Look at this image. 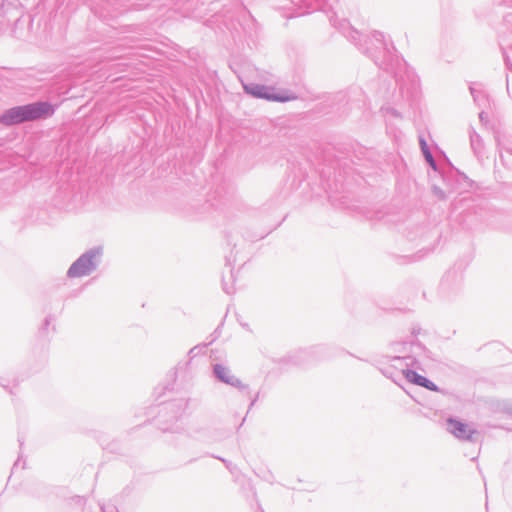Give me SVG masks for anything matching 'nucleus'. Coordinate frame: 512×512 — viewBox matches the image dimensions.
I'll list each match as a JSON object with an SVG mask.
<instances>
[{"mask_svg":"<svg viewBox=\"0 0 512 512\" xmlns=\"http://www.w3.org/2000/svg\"><path fill=\"white\" fill-rule=\"evenodd\" d=\"M214 372L217 375V377L223 382H226L228 384H234V382L236 381L230 369L223 365H215Z\"/></svg>","mask_w":512,"mask_h":512,"instance_id":"423d86ee","label":"nucleus"},{"mask_svg":"<svg viewBox=\"0 0 512 512\" xmlns=\"http://www.w3.org/2000/svg\"><path fill=\"white\" fill-rule=\"evenodd\" d=\"M403 375L410 383L425 387L431 391H438L437 386L433 382L429 381L427 378L419 375L413 370H404Z\"/></svg>","mask_w":512,"mask_h":512,"instance_id":"39448f33","label":"nucleus"},{"mask_svg":"<svg viewBox=\"0 0 512 512\" xmlns=\"http://www.w3.org/2000/svg\"><path fill=\"white\" fill-rule=\"evenodd\" d=\"M422 148H423V151H424V154H425V157L427 159V161L431 164H433V158H432V155L430 154V152L427 150V147H426V143L424 141H422Z\"/></svg>","mask_w":512,"mask_h":512,"instance_id":"0eeeda50","label":"nucleus"},{"mask_svg":"<svg viewBox=\"0 0 512 512\" xmlns=\"http://www.w3.org/2000/svg\"><path fill=\"white\" fill-rule=\"evenodd\" d=\"M244 90L254 97L263 98L270 101L287 102L296 99V96L292 93H272V88L258 84L245 85Z\"/></svg>","mask_w":512,"mask_h":512,"instance_id":"f03ea898","label":"nucleus"},{"mask_svg":"<svg viewBox=\"0 0 512 512\" xmlns=\"http://www.w3.org/2000/svg\"><path fill=\"white\" fill-rule=\"evenodd\" d=\"M96 252H88L75 261L68 270V276L78 278L88 275L96 265Z\"/></svg>","mask_w":512,"mask_h":512,"instance_id":"7ed1b4c3","label":"nucleus"},{"mask_svg":"<svg viewBox=\"0 0 512 512\" xmlns=\"http://www.w3.org/2000/svg\"><path fill=\"white\" fill-rule=\"evenodd\" d=\"M54 113L53 106L47 102H35L23 106H16L5 111L0 122L3 125L10 126L27 121L44 119Z\"/></svg>","mask_w":512,"mask_h":512,"instance_id":"f257e3e1","label":"nucleus"},{"mask_svg":"<svg viewBox=\"0 0 512 512\" xmlns=\"http://www.w3.org/2000/svg\"><path fill=\"white\" fill-rule=\"evenodd\" d=\"M447 424L449 432L459 439L472 440L476 434V431L470 425L461 421L450 418L447 420Z\"/></svg>","mask_w":512,"mask_h":512,"instance_id":"20e7f679","label":"nucleus"}]
</instances>
